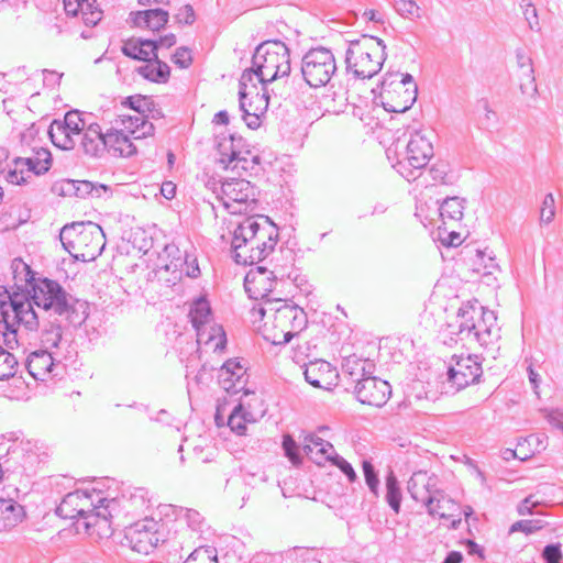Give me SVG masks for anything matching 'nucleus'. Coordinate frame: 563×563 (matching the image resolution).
<instances>
[{
    "label": "nucleus",
    "instance_id": "obj_1",
    "mask_svg": "<svg viewBox=\"0 0 563 563\" xmlns=\"http://www.w3.org/2000/svg\"><path fill=\"white\" fill-rule=\"evenodd\" d=\"M198 517L199 514L192 509L162 505L158 507V519L150 516L126 526L120 544L135 554L148 555L164 542L161 527L166 526L175 533H184L194 528Z\"/></svg>",
    "mask_w": 563,
    "mask_h": 563
},
{
    "label": "nucleus",
    "instance_id": "obj_2",
    "mask_svg": "<svg viewBox=\"0 0 563 563\" xmlns=\"http://www.w3.org/2000/svg\"><path fill=\"white\" fill-rule=\"evenodd\" d=\"M120 503L115 497H102L96 501L82 490L73 493V528L95 542L106 543L114 534V514Z\"/></svg>",
    "mask_w": 563,
    "mask_h": 563
},
{
    "label": "nucleus",
    "instance_id": "obj_3",
    "mask_svg": "<svg viewBox=\"0 0 563 563\" xmlns=\"http://www.w3.org/2000/svg\"><path fill=\"white\" fill-rule=\"evenodd\" d=\"M258 319V331L273 344H284L307 327L306 312L297 305L282 298L266 299L253 310Z\"/></svg>",
    "mask_w": 563,
    "mask_h": 563
},
{
    "label": "nucleus",
    "instance_id": "obj_4",
    "mask_svg": "<svg viewBox=\"0 0 563 563\" xmlns=\"http://www.w3.org/2000/svg\"><path fill=\"white\" fill-rule=\"evenodd\" d=\"M277 228L264 216L245 219L233 232L232 253L238 264L253 265L271 254L277 242Z\"/></svg>",
    "mask_w": 563,
    "mask_h": 563
},
{
    "label": "nucleus",
    "instance_id": "obj_5",
    "mask_svg": "<svg viewBox=\"0 0 563 563\" xmlns=\"http://www.w3.org/2000/svg\"><path fill=\"white\" fill-rule=\"evenodd\" d=\"M343 366L356 380L353 395L358 406L380 408L389 400L391 395L390 385L375 376H365L366 373H371L374 369L375 365L373 362L357 355H350L345 358Z\"/></svg>",
    "mask_w": 563,
    "mask_h": 563
},
{
    "label": "nucleus",
    "instance_id": "obj_6",
    "mask_svg": "<svg viewBox=\"0 0 563 563\" xmlns=\"http://www.w3.org/2000/svg\"><path fill=\"white\" fill-rule=\"evenodd\" d=\"M5 308L0 313V342L13 350L19 346V328L23 325L29 331H36L38 318L27 295L13 291L8 295Z\"/></svg>",
    "mask_w": 563,
    "mask_h": 563
},
{
    "label": "nucleus",
    "instance_id": "obj_7",
    "mask_svg": "<svg viewBox=\"0 0 563 563\" xmlns=\"http://www.w3.org/2000/svg\"><path fill=\"white\" fill-rule=\"evenodd\" d=\"M428 485L429 478L427 475L417 473L410 478L408 490L415 499L424 501L429 514L438 518L444 527L454 529L461 523L462 516L467 518L471 515V508L463 509L442 492H437L433 496H429Z\"/></svg>",
    "mask_w": 563,
    "mask_h": 563
},
{
    "label": "nucleus",
    "instance_id": "obj_8",
    "mask_svg": "<svg viewBox=\"0 0 563 563\" xmlns=\"http://www.w3.org/2000/svg\"><path fill=\"white\" fill-rule=\"evenodd\" d=\"M374 92L382 107L395 113L407 111L417 99V86L411 75L400 71L386 73Z\"/></svg>",
    "mask_w": 563,
    "mask_h": 563
},
{
    "label": "nucleus",
    "instance_id": "obj_9",
    "mask_svg": "<svg viewBox=\"0 0 563 563\" xmlns=\"http://www.w3.org/2000/svg\"><path fill=\"white\" fill-rule=\"evenodd\" d=\"M266 81L254 71H243L240 79V100L246 125L253 130L261 126L268 109L269 96Z\"/></svg>",
    "mask_w": 563,
    "mask_h": 563
},
{
    "label": "nucleus",
    "instance_id": "obj_10",
    "mask_svg": "<svg viewBox=\"0 0 563 563\" xmlns=\"http://www.w3.org/2000/svg\"><path fill=\"white\" fill-rule=\"evenodd\" d=\"M384 58L383 41L374 36H363L350 44L346 67L357 77L371 78L380 69Z\"/></svg>",
    "mask_w": 563,
    "mask_h": 563
},
{
    "label": "nucleus",
    "instance_id": "obj_11",
    "mask_svg": "<svg viewBox=\"0 0 563 563\" xmlns=\"http://www.w3.org/2000/svg\"><path fill=\"white\" fill-rule=\"evenodd\" d=\"M252 69L258 79L271 82L287 76L290 71V56L287 46L279 41H269L261 44L253 57Z\"/></svg>",
    "mask_w": 563,
    "mask_h": 563
},
{
    "label": "nucleus",
    "instance_id": "obj_12",
    "mask_svg": "<svg viewBox=\"0 0 563 563\" xmlns=\"http://www.w3.org/2000/svg\"><path fill=\"white\" fill-rule=\"evenodd\" d=\"M199 273L197 258L175 244L165 246L155 267L157 279L173 285L184 277H197Z\"/></svg>",
    "mask_w": 563,
    "mask_h": 563
},
{
    "label": "nucleus",
    "instance_id": "obj_13",
    "mask_svg": "<svg viewBox=\"0 0 563 563\" xmlns=\"http://www.w3.org/2000/svg\"><path fill=\"white\" fill-rule=\"evenodd\" d=\"M493 319L492 312L486 311L483 306L466 303L451 318L449 327L453 333L464 334L472 344L490 333Z\"/></svg>",
    "mask_w": 563,
    "mask_h": 563
},
{
    "label": "nucleus",
    "instance_id": "obj_14",
    "mask_svg": "<svg viewBox=\"0 0 563 563\" xmlns=\"http://www.w3.org/2000/svg\"><path fill=\"white\" fill-rule=\"evenodd\" d=\"M258 192L247 179L228 177L222 183L219 198L231 214H246L258 210Z\"/></svg>",
    "mask_w": 563,
    "mask_h": 563
},
{
    "label": "nucleus",
    "instance_id": "obj_15",
    "mask_svg": "<svg viewBox=\"0 0 563 563\" xmlns=\"http://www.w3.org/2000/svg\"><path fill=\"white\" fill-rule=\"evenodd\" d=\"M104 246L102 229L91 222H73V258L90 262L96 260Z\"/></svg>",
    "mask_w": 563,
    "mask_h": 563
},
{
    "label": "nucleus",
    "instance_id": "obj_16",
    "mask_svg": "<svg viewBox=\"0 0 563 563\" xmlns=\"http://www.w3.org/2000/svg\"><path fill=\"white\" fill-rule=\"evenodd\" d=\"M335 69L334 56L327 48H311L302 58V77L310 87L320 88L325 86L332 78Z\"/></svg>",
    "mask_w": 563,
    "mask_h": 563
},
{
    "label": "nucleus",
    "instance_id": "obj_17",
    "mask_svg": "<svg viewBox=\"0 0 563 563\" xmlns=\"http://www.w3.org/2000/svg\"><path fill=\"white\" fill-rule=\"evenodd\" d=\"M29 300L44 310L53 309L62 314L68 308L66 294L62 286L48 278H37L36 284L29 289Z\"/></svg>",
    "mask_w": 563,
    "mask_h": 563
},
{
    "label": "nucleus",
    "instance_id": "obj_18",
    "mask_svg": "<svg viewBox=\"0 0 563 563\" xmlns=\"http://www.w3.org/2000/svg\"><path fill=\"white\" fill-rule=\"evenodd\" d=\"M232 141L219 144V162L223 168L230 174L229 177L236 179H246L251 177L258 166V157L250 151L234 152L231 148Z\"/></svg>",
    "mask_w": 563,
    "mask_h": 563
},
{
    "label": "nucleus",
    "instance_id": "obj_19",
    "mask_svg": "<svg viewBox=\"0 0 563 563\" xmlns=\"http://www.w3.org/2000/svg\"><path fill=\"white\" fill-rule=\"evenodd\" d=\"M483 374L481 363L473 356H459L449 367V380L457 389H466L479 383Z\"/></svg>",
    "mask_w": 563,
    "mask_h": 563
},
{
    "label": "nucleus",
    "instance_id": "obj_20",
    "mask_svg": "<svg viewBox=\"0 0 563 563\" xmlns=\"http://www.w3.org/2000/svg\"><path fill=\"white\" fill-rule=\"evenodd\" d=\"M262 400L253 393L245 391L238 406L228 418V424L232 431L243 434L247 423L255 422L256 413L261 410Z\"/></svg>",
    "mask_w": 563,
    "mask_h": 563
},
{
    "label": "nucleus",
    "instance_id": "obj_21",
    "mask_svg": "<svg viewBox=\"0 0 563 563\" xmlns=\"http://www.w3.org/2000/svg\"><path fill=\"white\" fill-rule=\"evenodd\" d=\"M275 285L276 276L274 272L263 266L251 268L244 278L245 291L255 300H266Z\"/></svg>",
    "mask_w": 563,
    "mask_h": 563
},
{
    "label": "nucleus",
    "instance_id": "obj_22",
    "mask_svg": "<svg viewBox=\"0 0 563 563\" xmlns=\"http://www.w3.org/2000/svg\"><path fill=\"white\" fill-rule=\"evenodd\" d=\"M306 380L314 388L330 391L339 384V372L330 363L317 360L305 369Z\"/></svg>",
    "mask_w": 563,
    "mask_h": 563
},
{
    "label": "nucleus",
    "instance_id": "obj_23",
    "mask_svg": "<svg viewBox=\"0 0 563 563\" xmlns=\"http://www.w3.org/2000/svg\"><path fill=\"white\" fill-rule=\"evenodd\" d=\"M76 123L73 126V133L76 131V140H73V145H76L78 154L87 157L97 156L103 146L104 134H102L97 126L90 125L87 130Z\"/></svg>",
    "mask_w": 563,
    "mask_h": 563
},
{
    "label": "nucleus",
    "instance_id": "obj_24",
    "mask_svg": "<svg viewBox=\"0 0 563 563\" xmlns=\"http://www.w3.org/2000/svg\"><path fill=\"white\" fill-rule=\"evenodd\" d=\"M195 329L197 331V344L200 354H210L223 351L227 338L221 325L212 321Z\"/></svg>",
    "mask_w": 563,
    "mask_h": 563
},
{
    "label": "nucleus",
    "instance_id": "obj_25",
    "mask_svg": "<svg viewBox=\"0 0 563 563\" xmlns=\"http://www.w3.org/2000/svg\"><path fill=\"white\" fill-rule=\"evenodd\" d=\"M169 14L162 9H148L133 11L130 13L128 22L131 27L145 30L150 32H159L168 23Z\"/></svg>",
    "mask_w": 563,
    "mask_h": 563
},
{
    "label": "nucleus",
    "instance_id": "obj_26",
    "mask_svg": "<svg viewBox=\"0 0 563 563\" xmlns=\"http://www.w3.org/2000/svg\"><path fill=\"white\" fill-rule=\"evenodd\" d=\"M432 155L431 142L427 137L417 134L408 143L406 164L408 167L420 169L427 166Z\"/></svg>",
    "mask_w": 563,
    "mask_h": 563
},
{
    "label": "nucleus",
    "instance_id": "obj_27",
    "mask_svg": "<svg viewBox=\"0 0 563 563\" xmlns=\"http://www.w3.org/2000/svg\"><path fill=\"white\" fill-rule=\"evenodd\" d=\"M111 129L118 130L130 137L141 139L151 133L153 126L145 120L144 115L121 114L113 120Z\"/></svg>",
    "mask_w": 563,
    "mask_h": 563
},
{
    "label": "nucleus",
    "instance_id": "obj_28",
    "mask_svg": "<svg viewBox=\"0 0 563 563\" xmlns=\"http://www.w3.org/2000/svg\"><path fill=\"white\" fill-rule=\"evenodd\" d=\"M303 450L318 464L332 460L335 454L330 437L324 439L317 433H309L303 437Z\"/></svg>",
    "mask_w": 563,
    "mask_h": 563
},
{
    "label": "nucleus",
    "instance_id": "obj_29",
    "mask_svg": "<svg viewBox=\"0 0 563 563\" xmlns=\"http://www.w3.org/2000/svg\"><path fill=\"white\" fill-rule=\"evenodd\" d=\"M103 146L115 157H129L136 152L130 136L113 129L104 134Z\"/></svg>",
    "mask_w": 563,
    "mask_h": 563
},
{
    "label": "nucleus",
    "instance_id": "obj_30",
    "mask_svg": "<svg viewBox=\"0 0 563 563\" xmlns=\"http://www.w3.org/2000/svg\"><path fill=\"white\" fill-rule=\"evenodd\" d=\"M121 51L130 58L145 62L150 57L155 56L157 43L151 40L131 37L123 42Z\"/></svg>",
    "mask_w": 563,
    "mask_h": 563
},
{
    "label": "nucleus",
    "instance_id": "obj_31",
    "mask_svg": "<svg viewBox=\"0 0 563 563\" xmlns=\"http://www.w3.org/2000/svg\"><path fill=\"white\" fill-rule=\"evenodd\" d=\"M246 375V367L239 360H228L219 371L218 379L221 387L230 391Z\"/></svg>",
    "mask_w": 563,
    "mask_h": 563
},
{
    "label": "nucleus",
    "instance_id": "obj_32",
    "mask_svg": "<svg viewBox=\"0 0 563 563\" xmlns=\"http://www.w3.org/2000/svg\"><path fill=\"white\" fill-rule=\"evenodd\" d=\"M11 268L14 279V291L20 292L21 295H27L29 289H31L37 282L35 273L21 258H14L12 261Z\"/></svg>",
    "mask_w": 563,
    "mask_h": 563
},
{
    "label": "nucleus",
    "instance_id": "obj_33",
    "mask_svg": "<svg viewBox=\"0 0 563 563\" xmlns=\"http://www.w3.org/2000/svg\"><path fill=\"white\" fill-rule=\"evenodd\" d=\"M76 8L73 9V16L87 26L97 25L103 15V11L97 0H75Z\"/></svg>",
    "mask_w": 563,
    "mask_h": 563
},
{
    "label": "nucleus",
    "instance_id": "obj_34",
    "mask_svg": "<svg viewBox=\"0 0 563 563\" xmlns=\"http://www.w3.org/2000/svg\"><path fill=\"white\" fill-rule=\"evenodd\" d=\"M25 366L31 376L43 379L42 376L53 371L54 362L48 351L38 350L30 354Z\"/></svg>",
    "mask_w": 563,
    "mask_h": 563
},
{
    "label": "nucleus",
    "instance_id": "obj_35",
    "mask_svg": "<svg viewBox=\"0 0 563 563\" xmlns=\"http://www.w3.org/2000/svg\"><path fill=\"white\" fill-rule=\"evenodd\" d=\"M52 143L60 150H70V110L64 115V120H54L48 129Z\"/></svg>",
    "mask_w": 563,
    "mask_h": 563
},
{
    "label": "nucleus",
    "instance_id": "obj_36",
    "mask_svg": "<svg viewBox=\"0 0 563 563\" xmlns=\"http://www.w3.org/2000/svg\"><path fill=\"white\" fill-rule=\"evenodd\" d=\"M25 517V511L22 505L13 499L0 498V521L4 530H9L20 522Z\"/></svg>",
    "mask_w": 563,
    "mask_h": 563
},
{
    "label": "nucleus",
    "instance_id": "obj_37",
    "mask_svg": "<svg viewBox=\"0 0 563 563\" xmlns=\"http://www.w3.org/2000/svg\"><path fill=\"white\" fill-rule=\"evenodd\" d=\"M139 74L150 81L165 84L170 77V68L166 63L150 57L139 68Z\"/></svg>",
    "mask_w": 563,
    "mask_h": 563
},
{
    "label": "nucleus",
    "instance_id": "obj_38",
    "mask_svg": "<svg viewBox=\"0 0 563 563\" xmlns=\"http://www.w3.org/2000/svg\"><path fill=\"white\" fill-rule=\"evenodd\" d=\"M52 155L48 150L40 148L33 157H15L13 163L15 166L25 165L27 172L35 175L45 174L51 167Z\"/></svg>",
    "mask_w": 563,
    "mask_h": 563
},
{
    "label": "nucleus",
    "instance_id": "obj_39",
    "mask_svg": "<svg viewBox=\"0 0 563 563\" xmlns=\"http://www.w3.org/2000/svg\"><path fill=\"white\" fill-rule=\"evenodd\" d=\"M73 187L74 195L81 205L93 202L108 189L107 186H96L89 180H73Z\"/></svg>",
    "mask_w": 563,
    "mask_h": 563
},
{
    "label": "nucleus",
    "instance_id": "obj_40",
    "mask_svg": "<svg viewBox=\"0 0 563 563\" xmlns=\"http://www.w3.org/2000/svg\"><path fill=\"white\" fill-rule=\"evenodd\" d=\"M463 201L457 197L446 199L440 209L442 224H454L463 219Z\"/></svg>",
    "mask_w": 563,
    "mask_h": 563
},
{
    "label": "nucleus",
    "instance_id": "obj_41",
    "mask_svg": "<svg viewBox=\"0 0 563 563\" xmlns=\"http://www.w3.org/2000/svg\"><path fill=\"white\" fill-rule=\"evenodd\" d=\"M543 449V441L538 437L530 435L516 444L512 455L520 461H527Z\"/></svg>",
    "mask_w": 563,
    "mask_h": 563
},
{
    "label": "nucleus",
    "instance_id": "obj_42",
    "mask_svg": "<svg viewBox=\"0 0 563 563\" xmlns=\"http://www.w3.org/2000/svg\"><path fill=\"white\" fill-rule=\"evenodd\" d=\"M189 318L194 328L212 322L210 303L205 297H199L192 302L189 310Z\"/></svg>",
    "mask_w": 563,
    "mask_h": 563
},
{
    "label": "nucleus",
    "instance_id": "obj_43",
    "mask_svg": "<svg viewBox=\"0 0 563 563\" xmlns=\"http://www.w3.org/2000/svg\"><path fill=\"white\" fill-rule=\"evenodd\" d=\"M467 238V231H455L453 224H441L438 228V239L445 247H457Z\"/></svg>",
    "mask_w": 563,
    "mask_h": 563
},
{
    "label": "nucleus",
    "instance_id": "obj_44",
    "mask_svg": "<svg viewBox=\"0 0 563 563\" xmlns=\"http://www.w3.org/2000/svg\"><path fill=\"white\" fill-rule=\"evenodd\" d=\"M184 563H219L218 552L212 547H199L187 556Z\"/></svg>",
    "mask_w": 563,
    "mask_h": 563
},
{
    "label": "nucleus",
    "instance_id": "obj_45",
    "mask_svg": "<svg viewBox=\"0 0 563 563\" xmlns=\"http://www.w3.org/2000/svg\"><path fill=\"white\" fill-rule=\"evenodd\" d=\"M124 104H128L132 110L136 112V115H144L153 110V100L143 95L130 96L125 99Z\"/></svg>",
    "mask_w": 563,
    "mask_h": 563
},
{
    "label": "nucleus",
    "instance_id": "obj_46",
    "mask_svg": "<svg viewBox=\"0 0 563 563\" xmlns=\"http://www.w3.org/2000/svg\"><path fill=\"white\" fill-rule=\"evenodd\" d=\"M129 242L132 243L133 247L139 252H146L151 247V238L145 233L146 231L142 228H135L130 230Z\"/></svg>",
    "mask_w": 563,
    "mask_h": 563
},
{
    "label": "nucleus",
    "instance_id": "obj_47",
    "mask_svg": "<svg viewBox=\"0 0 563 563\" xmlns=\"http://www.w3.org/2000/svg\"><path fill=\"white\" fill-rule=\"evenodd\" d=\"M490 261L492 257L486 256L484 251L476 250L468 257V267L474 273H482L487 269L488 262Z\"/></svg>",
    "mask_w": 563,
    "mask_h": 563
},
{
    "label": "nucleus",
    "instance_id": "obj_48",
    "mask_svg": "<svg viewBox=\"0 0 563 563\" xmlns=\"http://www.w3.org/2000/svg\"><path fill=\"white\" fill-rule=\"evenodd\" d=\"M517 77L525 81L523 85L530 93L536 92L537 87L534 85L533 69L529 59H526L521 64L520 69L517 71Z\"/></svg>",
    "mask_w": 563,
    "mask_h": 563
},
{
    "label": "nucleus",
    "instance_id": "obj_49",
    "mask_svg": "<svg viewBox=\"0 0 563 563\" xmlns=\"http://www.w3.org/2000/svg\"><path fill=\"white\" fill-rule=\"evenodd\" d=\"M387 486V500L390 507L398 512L400 509V492L397 487V482L394 476H389L386 481Z\"/></svg>",
    "mask_w": 563,
    "mask_h": 563
},
{
    "label": "nucleus",
    "instance_id": "obj_50",
    "mask_svg": "<svg viewBox=\"0 0 563 563\" xmlns=\"http://www.w3.org/2000/svg\"><path fill=\"white\" fill-rule=\"evenodd\" d=\"M283 449L285 451L286 456L290 460V462L295 465L300 464V456L298 453V446L296 441L289 434H285L283 437Z\"/></svg>",
    "mask_w": 563,
    "mask_h": 563
},
{
    "label": "nucleus",
    "instance_id": "obj_51",
    "mask_svg": "<svg viewBox=\"0 0 563 563\" xmlns=\"http://www.w3.org/2000/svg\"><path fill=\"white\" fill-rule=\"evenodd\" d=\"M554 198L551 194H549L548 196H545L543 200L542 208L540 211V219L542 222L548 223L554 218Z\"/></svg>",
    "mask_w": 563,
    "mask_h": 563
},
{
    "label": "nucleus",
    "instance_id": "obj_52",
    "mask_svg": "<svg viewBox=\"0 0 563 563\" xmlns=\"http://www.w3.org/2000/svg\"><path fill=\"white\" fill-rule=\"evenodd\" d=\"M173 60L180 68H187L192 62V55L190 49L186 47L177 48L174 54Z\"/></svg>",
    "mask_w": 563,
    "mask_h": 563
},
{
    "label": "nucleus",
    "instance_id": "obj_53",
    "mask_svg": "<svg viewBox=\"0 0 563 563\" xmlns=\"http://www.w3.org/2000/svg\"><path fill=\"white\" fill-rule=\"evenodd\" d=\"M541 528H542V526L539 522H534L531 520H523V521H518V522L514 523L510 530L512 532L520 530L525 533H532L534 531L540 530Z\"/></svg>",
    "mask_w": 563,
    "mask_h": 563
},
{
    "label": "nucleus",
    "instance_id": "obj_54",
    "mask_svg": "<svg viewBox=\"0 0 563 563\" xmlns=\"http://www.w3.org/2000/svg\"><path fill=\"white\" fill-rule=\"evenodd\" d=\"M178 22L189 24L195 20V12L190 4L181 5L175 14Z\"/></svg>",
    "mask_w": 563,
    "mask_h": 563
},
{
    "label": "nucleus",
    "instance_id": "obj_55",
    "mask_svg": "<svg viewBox=\"0 0 563 563\" xmlns=\"http://www.w3.org/2000/svg\"><path fill=\"white\" fill-rule=\"evenodd\" d=\"M363 471L367 485L371 487L372 490H376L378 485V478L374 472L373 465L369 462L364 461Z\"/></svg>",
    "mask_w": 563,
    "mask_h": 563
},
{
    "label": "nucleus",
    "instance_id": "obj_56",
    "mask_svg": "<svg viewBox=\"0 0 563 563\" xmlns=\"http://www.w3.org/2000/svg\"><path fill=\"white\" fill-rule=\"evenodd\" d=\"M543 558L548 563H560L562 553L559 545H548L543 551Z\"/></svg>",
    "mask_w": 563,
    "mask_h": 563
},
{
    "label": "nucleus",
    "instance_id": "obj_57",
    "mask_svg": "<svg viewBox=\"0 0 563 563\" xmlns=\"http://www.w3.org/2000/svg\"><path fill=\"white\" fill-rule=\"evenodd\" d=\"M73 313L77 314L78 323L84 322L88 317V303L82 300H75L73 302Z\"/></svg>",
    "mask_w": 563,
    "mask_h": 563
},
{
    "label": "nucleus",
    "instance_id": "obj_58",
    "mask_svg": "<svg viewBox=\"0 0 563 563\" xmlns=\"http://www.w3.org/2000/svg\"><path fill=\"white\" fill-rule=\"evenodd\" d=\"M331 461L335 465H338V467L349 477V479L351 482H353L356 478V474H355L353 467L345 460L333 455V459Z\"/></svg>",
    "mask_w": 563,
    "mask_h": 563
},
{
    "label": "nucleus",
    "instance_id": "obj_59",
    "mask_svg": "<svg viewBox=\"0 0 563 563\" xmlns=\"http://www.w3.org/2000/svg\"><path fill=\"white\" fill-rule=\"evenodd\" d=\"M177 187L173 181H165L161 187V194L164 198L170 200L176 196Z\"/></svg>",
    "mask_w": 563,
    "mask_h": 563
},
{
    "label": "nucleus",
    "instance_id": "obj_60",
    "mask_svg": "<svg viewBox=\"0 0 563 563\" xmlns=\"http://www.w3.org/2000/svg\"><path fill=\"white\" fill-rule=\"evenodd\" d=\"M23 172H18L16 169H11L8 172L5 179L8 183L13 185H22L26 183V178L22 175Z\"/></svg>",
    "mask_w": 563,
    "mask_h": 563
},
{
    "label": "nucleus",
    "instance_id": "obj_61",
    "mask_svg": "<svg viewBox=\"0 0 563 563\" xmlns=\"http://www.w3.org/2000/svg\"><path fill=\"white\" fill-rule=\"evenodd\" d=\"M70 232V223H66L60 229L59 240L65 251L70 254V240L67 239V233Z\"/></svg>",
    "mask_w": 563,
    "mask_h": 563
},
{
    "label": "nucleus",
    "instance_id": "obj_62",
    "mask_svg": "<svg viewBox=\"0 0 563 563\" xmlns=\"http://www.w3.org/2000/svg\"><path fill=\"white\" fill-rule=\"evenodd\" d=\"M62 335L59 329L52 330L45 334L44 342L48 343L51 347H57L58 342L60 341Z\"/></svg>",
    "mask_w": 563,
    "mask_h": 563
},
{
    "label": "nucleus",
    "instance_id": "obj_63",
    "mask_svg": "<svg viewBox=\"0 0 563 563\" xmlns=\"http://www.w3.org/2000/svg\"><path fill=\"white\" fill-rule=\"evenodd\" d=\"M70 497V493L66 494L64 496V498L62 499V503L55 508V515L63 518V519H67L69 518V511L66 510V506H67V499Z\"/></svg>",
    "mask_w": 563,
    "mask_h": 563
},
{
    "label": "nucleus",
    "instance_id": "obj_64",
    "mask_svg": "<svg viewBox=\"0 0 563 563\" xmlns=\"http://www.w3.org/2000/svg\"><path fill=\"white\" fill-rule=\"evenodd\" d=\"M314 499H309L307 497H299L297 500H295L292 507L296 510L305 511L308 510L309 506L313 505Z\"/></svg>",
    "mask_w": 563,
    "mask_h": 563
}]
</instances>
